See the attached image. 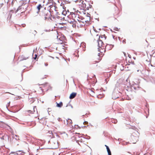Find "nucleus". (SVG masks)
<instances>
[{"mask_svg": "<svg viewBox=\"0 0 155 155\" xmlns=\"http://www.w3.org/2000/svg\"><path fill=\"white\" fill-rule=\"evenodd\" d=\"M73 27L75 28L77 26L78 27H82L83 26L85 25V22L83 19H81L79 18L75 19V21L73 22Z\"/></svg>", "mask_w": 155, "mask_h": 155, "instance_id": "f257e3e1", "label": "nucleus"}, {"mask_svg": "<svg viewBox=\"0 0 155 155\" xmlns=\"http://www.w3.org/2000/svg\"><path fill=\"white\" fill-rule=\"evenodd\" d=\"M61 15L59 14L58 15L52 16V17L50 18V19L55 23L56 25L58 24H61V23L60 22L61 21L62 19V17H61Z\"/></svg>", "mask_w": 155, "mask_h": 155, "instance_id": "f03ea898", "label": "nucleus"}, {"mask_svg": "<svg viewBox=\"0 0 155 155\" xmlns=\"http://www.w3.org/2000/svg\"><path fill=\"white\" fill-rule=\"evenodd\" d=\"M50 11L45 10L41 12V16L42 18L44 19L45 20L49 19L52 16L51 13Z\"/></svg>", "mask_w": 155, "mask_h": 155, "instance_id": "7ed1b4c3", "label": "nucleus"}, {"mask_svg": "<svg viewBox=\"0 0 155 155\" xmlns=\"http://www.w3.org/2000/svg\"><path fill=\"white\" fill-rule=\"evenodd\" d=\"M103 45L102 44L100 45L99 43L98 44L99 47V48H98V51L100 52V53H98V54L99 56L100 57L102 56L105 51V50L104 49V48L103 49L102 48V47H103Z\"/></svg>", "mask_w": 155, "mask_h": 155, "instance_id": "20e7f679", "label": "nucleus"}, {"mask_svg": "<svg viewBox=\"0 0 155 155\" xmlns=\"http://www.w3.org/2000/svg\"><path fill=\"white\" fill-rule=\"evenodd\" d=\"M48 3L47 4V5H48V7H50V9H55L56 7L55 5V3L54 2L53 0H48Z\"/></svg>", "mask_w": 155, "mask_h": 155, "instance_id": "39448f33", "label": "nucleus"}, {"mask_svg": "<svg viewBox=\"0 0 155 155\" xmlns=\"http://www.w3.org/2000/svg\"><path fill=\"white\" fill-rule=\"evenodd\" d=\"M112 13L114 16L115 18L119 16V11L117 7H115L112 10Z\"/></svg>", "mask_w": 155, "mask_h": 155, "instance_id": "423d86ee", "label": "nucleus"}, {"mask_svg": "<svg viewBox=\"0 0 155 155\" xmlns=\"http://www.w3.org/2000/svg\"><path fill=\"white\" fill-rule=\"evenodd\" d=\"M75 2L77 4V5L80 6L81 7H86V4L84 3V1L83 0H77Z\"/></svg>", "mask_w": 155, "mask_h": 155, "instance_id": "0eeeda50", "label": "nucleus"}, {"mask_svg": "<svg viewBox=\"0 0 155 155\" xmlns=\"http://www.w3.org/2000/svg\"><path fill=\"white\" fill-rule=\"evenodd\" d=\"M51 148L53 149H56L58 147L59 144L56 140L53 142L51 143Z\"/></svg>", "mask_w": 155, "mask_h": 155, "instance_id": "6e6552de", "label": "nucleus"}, {"mask_svg": "<svg viewBox=\"0 0 155 155\" xmlns=\"http://www.w3.org/2000/svg\"><path fill=\"white\" fill-rule=\"evenodd\" d=\"M99 39L100 40L98 41V44L100 43L101 44L104 45V44L103 43V41L105 40L106 38V37L105 36V35H103L101 36V37L99 36Z\"/></svg>", "mask_w": 155, "mask_h": 155, "instance_id": "1a4fd4ad", "label": "nucleus"}, {"mask_svg": "<svg viewBox=\"0 0 155 155\" xmlns=\"http://www.w3.org/2000/svg\"><path fill=\"white\" fill-rule=\"evenodd\" d=\"M50 11L51 12H52L51 14L52 16H53V15H57L59 14V12H58V8L57 7H55V9H50Z\"/></svg>", "mask_w": 155, "mask_h": 155, "instance_id": "9d476101", "label": "nucleus"}, {"mask_svg": "<svg viewBox=\"0 0 155 155\" xmlns=\"http://www.w3.org/2000/svg\"><path fill=\"white\" fill-rule=\"evenodd\" d=\"M48 77V75L45 74V73H40L38 76V78L40 79H43L45 78H46Z\"/></svg>", "mask_w": 155, "mask_h": 155, "instance_id": "9b49d317", "label": "nucleus"}, {"mask_svg": "<svg viewBox=\"0 0 155 155\" xmlns=\"http://www.w3.org/2000/svg\"><path fill=\"white\" fill-rule=\"evenodd\" d=\"M41 87H44L45 90H48L50 87V85L47 82L45 83V84H42L41 85Z\"/></svg>", "mask_w": 155, "mask_h": 155, "instance_id": "f8f14e48", "label": "nucleus"}, {"mask_svg": "<svg viewBox=\"0 0 155 155\" xmlns=\"http://www.w3.org/2000/svg\"><path fill=\"white\" fill-rule=\"evenodd\" d=\"M90 15L88 14L84 18V21L85 22L89 21L90 20Z\"/></svg>", "mask_w": 155, "mask_h": 155, "instance_id": "ddd939ff", "label": "nucleus"}, {"mask_svg": "<svg viewBox=\"0 0 155 155\" xmlns=\"http://www.w3.org/2000/svg\"><path fill=\"white\" fill-rule=\"evenodd\" d=\"M44 7V5L43 4H39L38 6L37 7V8L38 10L37 13L38 14L40 12V9Z\"/></svg>", "mask_w": 155, "mask_h": 155, "instance_id": "4468645a", "label": "nucleus"}, {"mask_svg": "<svg viewBox=\"0 0 155 155\" xmlns=\"http://www.w3.org/2000/svg\"><path fill=\"white\" fill-rule=\"evenodd\" d=\"M28 58H26V57H25L23 55H21L18 58V60L19 61H21L24 60H25L27 59Z\"/></svg>", "mask_w": 155, "mask_h": 155, "instance_id": "2eb2a0df", "label": "nucleus"}, {"mask_svg": "<svg viewBox=\"0 0 155 155\" xmlns=\"http://www.w3.org/2000/svg\"><path fill=\"white\" fill-rule=\"evenodd\" d=\"M62 15H65V16L68 15L69 14V11L68 10H67V11H66V9L63 11L62 12Z\"/></svg>", "mask_w": 155, "mask_h": 155, "instance_id": "dca6fc26", "label": "nucleus"}, {"mask_svg": "<svg viewBox=\"0 0 155 155\" xmlns=\"http://www.w3.org/2000/svg\"><path fill=\"white\" fill-rule=\"evenodd\" d=\"M77 93H76L73 92L70 95L69 97V98L70 99L74 98L76 95Z\"/></svg>", "mask_w": 155, "mask_h": 155, "instance_id": "f3484780", "label": "nucleus"}, {"mask_svg": "<svg viewBox=\"0 0 155 155\" xmlns=\"http://www.w3.org/2000/svg\"><path fill=\"white\" fill-rule=\"evenodd\" d=\"M67 124L69 126L71 125V124L72 123V120L70 119H68L67 120Z\"/></svg>", "mask_w": 155, "mask_h": 155, "instance_id": "a211bd4d", "label": "nucleus"}, {"mask_svg": "<svg viewBox=\"0 0 155 155\" xmlns=\"http://www.w3.org/2000/svg\"><path fill=\"white\" fill-rule=\"evenodd\" d=\"M71 15L73 18L74 17V18H78V15H75V13H73V12H72L71 13V15H70V16Z\"/></svg>", "mask_w": 155, "mask_h": 155, "instance_id": "6ab92c4d", "label": "nucleus"}, {"mask_svg": "<svg viewBox=\"0 0 155 155\" xmlns=\"http://www.w3.org/2000/svg\"><path fill=\"white\" fill-rule=\"evenodd\" d=\"M105 146L106 147V149H107L108 155H111V151H110L109 147L106 145H105Z\"/></svg>", "mask_w": 155, "mask_h": 155, "instance_id": "aec40b11", "label": "nucleus"}, {"mask_svg": "<svg viewBox=\"0 0 155 155\" xmlns=\"http://www.w3.org/2000/svg\"><path fill=\"white\" fill-rule=\"evenodd\" d=\"M35 112V110L34 108L32 109L31 110H28V112L29 114H33Z\"/></svg>", "mask_w": 155, "mask_h": 155, "instance_id": "412c9836", "label": "nucleus"}, {"mask_svg": "<svg viewBox=\"0 0 155 155\" xmlns=\"http://www.w3.org/2000/svg\"><path fill=\"white\" fill-rule=\"evenodd\" d=\"M4 0H0V8L2 7L4 5Z\"/></svg>", "mask_w": 155, "mask_h": 155, "instance_id": "4be33fe9", "label": "nucleus"}, {"mask_svg": "<svg viewBox=\"0 0 155 155\" xmlns=\"http://www.w3.org/2000/svg\"><path fill=\"white\" fill-rule=\"evenodd\" d=\"M63 103L62 102H60L59 103L57 104V106L58 107H61L63 106Z\"/></svg>", "mask_w": 155, "mask_h": 155, "instance_id": "5701e85b", "label": "nucleus"}, {"mask_svg": "<svg viewBox=\"0 0 155 155\" xmlns=\"http://www.w3.org/2000/svg\"><path fill=\"white\" fill-rule=\"evenodd\" d=\"M75 19H76V18H73L72 19L73 21H69L70 23L72 25V27L74 23L73 22L75 21Z\"/></svg>", "mask_w": 155, "mask_h": 155, "instance_id": "b1692460", "label": "nucleus"}, {"mask_svg": "<svg viewBox=\"0 0 155 155\" xmlns=\"http://www.w3.org/2000/svg\"><path fill=\"white\" fill-rule=\"evenodd\" d=\"M32 56H33V58L35 60L36 59V58H37V54H33Z\"/></svg>", "mask_w": 155, "mask_h": 155, "instance_id": "393cba45", "label": "nucleus"}, {"mask_svg": "<svg viewBox=\"0 0 155 155\" xmlns=\"http://www.w3.org/2000/svg\"><path fill=\"white\" fill-rule=\"evenodd\" d=\"M101 59L100 58H98L97 60H95L94 61V62L93 64H95V63H97L99 62V61L101 60Z\"/></svg>", "mask_w": 155, "mask_h": 155, "instance_id": "a878e982", "label": "nucleus"}, {"mask_svg": "<svg viewBox=\"0 0 155 155\" xmlns=\"http://www.w3.org/2000/svg\"><path fill=\"white\" fill-rule=\"evenodd\" d=\"M152 64H151V65L152 66H153L154 67H155V59L153 60L152 61Z\"/></svg>", "mask_w": 155, "mask_h": 155, "instance_id": "bb28decb", "label": "nucleus"}, {"mask_svg": "<svg viewBox=\"0 0 155 155\" xmlns=\"http://www.w3.org/2000/svg\"><path fill=\"white\" fill-rule=\"evenodd\" d=\"M14 11H13L12 10L10 11V12H9V14L10 15V17H11L12 14H13L14 13Z\"/></svg>", "mask_w": 155, "mask_h": 155, "instance_id": "cd10ccee", "label": "nucleus"}, {"mask_svg": "<svg viewBox=\"0 0 155 155\" xmlns=\"http://www.w3.org/2000/svg\"><path fill=\"white\" fill-rule=\"evenodd\" d=\"M112 122L114 123V124H116L117 123V121L116 120H115L114 119L113 120H112Z\"/></svg>", "mask_w": 155, "mask_h": 155, "instance_id": "c85d7f7f", "label": "nucleus"}, {"mask_svg": "<svg viewBox=\"0 0 155 155\" xmlns=\"http://www.w3.org/2000/svg\"><path fill=\"white\" fill-rule=\"evenodd\" d=\"M123 53L124 54V56H126V53H124V52H123Z\"/></svg>", "mask_w": 155, "mask_h": 155, "instance_id": "c756f323", "label": "nucleus"}, {"mask_svg": "<svg viewBox=\"0 0 155 155\" xmlns=\"http://www.w3.org/2000/svg\"><path fill=\"white\" fill-rule=\"evenodd\" d=\"M12 155V154H9V155Z\"/></svg>", "mask_w": 155, "mask_h": 155, "instance_id": "7c9ffc66", "label": "nucleus"}, {"mask_svg": "<svg viewBox=\"0 0 155 155\" xmlns=\"http://www.w3.org/2000/svg\"><path fill=\"white\" fill-rule=\"evenodd\" d=\"M58 20V19L57 18H56V20Z\"/></svg>", "mask_w": 155, "mask_h": 155, "instance_id": "2f4dec72", "label": "nucleus"}, {"mask_svg": "<svg viewBox=\"0 0 155 155\" xmlns=\"http://www.w3.org/2000/svg\"><path fill=\"white\" fill-rule=\"evenodd\" d=\"M48 65V64H47V65Z\"/></svg>", "mask_w": 155, "mask_h": 155, "instance_id": "473e14b6", "label": "nucleus"}]
</instances>
